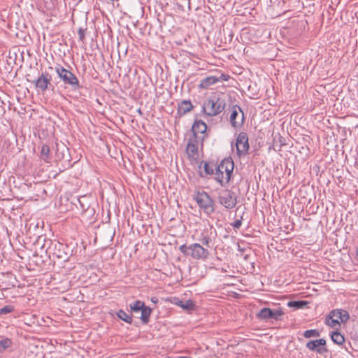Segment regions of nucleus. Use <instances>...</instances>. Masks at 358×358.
Masks as SVG:
<instances>
[{
  "label": "nucleus",
  "mask_w": 358,
  "mask_h": 358,
  "mask_svg": "<svg viewBox=\"0 0 358 358\" xmlns=\"http://www.w3.org/2000/svg\"><path fill=\"white\" fill-rule=\"evenodd\" d=\"M40 158L45 162H49L50 160V147L44 144L42 145Z\"/></svg>",
  "instance_id": "23"
},
{
  "label": "nucleus",
  "mask_w": 358,
  "mask_h": 358,
  "mask_svg": "<svg viewBox=\"0 0 358 358\" xmlns=\"http://www.w3.org/2000/svg\"><path fill=\"white\" fill-rule=\"evenodd\" d=\"M218 202L227 209H232L237 204V195L230 189H223L219 192Z\"/></svg>",
  "instance_id": "6"
},
{
  "label": "nucleus",
  "mask_w": 358,
  "mask_h": 358,
  "mask_svg": "<svg viewBox=\"0 0 358 358\" xmlns=\"http://www.w3.org/2000/svg\"><path fill=\"white\" fill-rule=\"evenodd\" d=\"M194 108V106L189 100H182L178 105L177 108V115L175 116V122H178L180 118L190 112Z\"/></svg>",
  "instance_id": "14"
},
{
  "label": "nucleus",
  "mask_w": 358,
  "mask_h": 358,
  "mask_svg": "<svg viewBox=\"0 0 358 358\" xmlns=\"http://www.w3.org/2000/svg\"><path fill=\"white\" fill-rule=\"evenodd\" d=\"M200 176H201V177H203V175L202 174V173H201V172H200Z\"/></svg>",
  "instance_id": "39"
},
{
  "label": "nucleus",
  "mask_w": 358,
  "mask_h": 358,
  "mask_svg": "<svg viewBox=\"0 0 358 358\" xmlns=\"http://www.w3.org/2000/svg\"><path fill=\"white\" fill-rule=\"evenodd\" d=\"M241 224H242V221H241V220H236L234 223L231 224V225L235 229H239L241 227Z\"/></svg>",
  "instance_id": "34"
},
{
  "label": "nucleus",
  "mask_w": 358,
  "mask_h": 358,
  "mask_svg": "<svg viewBox=\"0 0 358 358\" xmlns=\"http://www.w3.org/2000/svg\"><path fill=\"white\" fill-rule=\"evenodd\" d=\"M200 141L194 138L189 139L186 147V153L188 158L191 160L196 161L199 157L198 143Z\"/></svg>",
  "instance_id": "15"
},
{
  "label": "nucleus",
  "mask_w": 358,
  "mask_h": 358,
  "mask_svg": "<svg viewBox=\"0 0 358 358\" xmlns=\"http://www.w3.org/2000/svg\"><path fill=\"white\" fill-rule=\"evenodd\" d=\"M337 317L340 320V322L337 320V324L340 322L345 324L349 320L350 315L347 310L337 308Z\"/></svg>",
  "instance_id": "21"
},
{
  "label": "nucleus",
  "mask_w": 358,
  "mask_h": 358,
  "mask_svg": "<svg viewBox=\"0 0 358 358\" xmlns=\"http://www.w3.org/2000/svg\"><path fill=\"white\" fill-rule=\"evenodd\" d=\"M194 199L199 208L207 215H210L215 211L214 201L207 192H197Z\"/></svg>",
  "instance_id": "5"
},
{
  "label": "nucleus",
  "mask_w": 358,
  "mask_h": 358,
  "mask_svg": "<svg viewBox=\"0 0 358 358\" xmlns=\"http://www.w3.org/2000/svg\"><path fill=\"white\" fill-rule=\"evenodd\" d=\"M179 250L187 257H191L196 260H206L210 255V252L200 243L185 244L179 247Z\"/></svg>",
  "instance_id": "3"
},
{
  "label": "nucleus",
  "mask_w": 358,
  "mask_h": 358,
  "mask_svg": "<svg viewBox=\"0 0 358 358\" xmlns=\"http://www.w3.org/2000/svg\"><path fill=\"white\" fill-rule=\"evenodd\" d=\"M117 316L122 320L124 321L128 324H131L132 317L131 315L127 314L123 310H120L117 312Z\"/></svg>",
  "instance_id": "25"
},
{
  "label": "nucleus",
  "mask_w": 358,
  "mask_h": 358,
  "mask_svg": "<svg viewBox=\"0 0 358 358\" xmlns=\"http://www.w3.org/2000/svg\"><path fill=\"white\" fill-rule=\"evenodd\" d=\"M152 313V309L146 306L145 305L141 310V320L144 324H147L149 322L150 317Z\"/></svg>",
  "instance_id": "20"
},
{
  "label": "nucleus",
  "mask_w": 358,
  "mask_h": 358,
  "mask_svg": "<svg viewBox=\"0 0 358 358\" xmlns=\"http://www.w3.org/2000/svg\"><path fill=\"white\" fill-rule=\"evenodd\" d=\"M216 167L217 168L218 171L222 172L225 174V184L228 183L231 179L234 167L233 161L229 159H224Z\"/></svg>",
  "instance_id": "13"
},
{
  "label": "nucleus",
  "mask_w": 358,
  "mask_h": 358,
  "mask_svg": "<svg viewBox=\"0 0 358 358\" xmlns=\"http://www.w3.org/2000/svg\"><path fill=\"white\" fill-rule=\"evenodd\" d=\"M356 260L358 262V248L356 250Z\"/></svg>",
  "instance_id": "38"
},
{
  "label": "nucleus",
  "mask_w": 358,
  "mask_h": 358,
  "mask_svg": "<svg viewBox=\"0 0 358 358\" xmlns=\"http://www.w3.org/2000/svg\"><path fill=\"white\" fill-rule=\"evenodd\" d=\"M283 315L281 309H271L269 308H264L257 314L258 319L268 321L270 320H279Z\"/></svg>",
  "instance_id": "11"
},
{
  "label": "nucleus",
  "mask_w": 358,
  "mask_h": 358,
  "mask_svg": "<svg viewBox=\"0 0 358 358\" xmlns=\"http://www.w3.org/2000/svg\"><path fill=\"white\" fill-rule=\"evenodd\" d=\"M336 315V310H332L328 316L326 317L325 323L330 326L334 327L336 325V319L334 317Z\"/></svg>",
  "instance_id": "27"
},
{
  "label": "nucleus",
  "mask_w": 358,
  "mask_h": 358,
  "mask_svg": "<svg viewBox=\"0 0 358 358\" xmlns=\"http://www.w3.org/2000/svg\"><path fill=\"white\" fill-rule=\"evenodd\" d=\"M216 236V231L212 226L203 229L198 241L204 246L209 248Z\"/></svg>",
  "instance_id": "12"
},
{
  "label": "nucleus",
  "mask_w": 358,
  "mask_h": 358,
  "mask_svg": "<svg viewBox=\"0 0 358 358\" xmlns=\"http://www.w3.org/2000/svg\"><path fill=\"white\" fill-rule=\"evenodd\" d=\"M326 340L324 338H320L315 341H310L306 343V347L312 351H315L319 353L327 352V350L325 347Z\"/></svg>",
  "instance_id": "16"
},
{
  "label": "nucleus",
  "mask_w": 358,
  "mask_h": 358,
  "mask_svg": "<svg viewBox=\"0 0 358 358\" xmlns=\"http://www.w3.org/2000/svg\"><path fill=\"white\" fill-rule=\"evenodd\" d=\"M228 76L225 75V74H223L222 73L221 76L220 77H217V78H220V80H224V81H226L228 80Z\"/></svg>",
  "instance_id": "35"
},
{
  "label": "nucleus",
  "mask_w": 358,
  "mask_h": 358,
  "mask_svg": "<svg viewBox=\"0 0 358 358\" xmlns=\"http://www.w3.org/2000/svg\"><path fill=\"white\" fill-rule=\"evenodd\" d=\"M85 29L83 28H79L78 34L79 36V41L83 42L85 40Z\"/></svg>",
  "instance_id": "32"
},
{
  "label": "nucleus",
  "mask_w": 358,
  "mask_h": 358,
  "mask_svg": "<svg viewBox=\"0 0 358 358\" xmlns=\"http://www.w3.org/2000/svg\"><path fill=\"white\" fill-rule=\"evenodd\" d=\"M201 164H203V169L206 175H212L214 173V164H210L208 162L203 161L201 162Z\"/></svg>",
  "instance_id": "28"
},
{
  "label": "nucleus",
  "mask_w": 358,
  "mask_h": 358,
  "mask_svg": "<svg viewBox=\"0 0 358 358\" xmlns=\"http://www.w3.org/2000/svg\"><path fill=\"white\" fill-rule=\"evenodd\" d=\"M303 336L305 338L318 337L320 332L317 329H309L304 331Z\"/></svg>",
  "instance_id": "29"
},
{
  "label": "nucleus",
  "mask_w": 358,
  "mask_h": 358,
  "mask_svg": "<svg viewBox=\"0 0 358 358\" xmlns=\"http://www.w3.org/2000/svg\"><path fill=\"white\" fill-rule=\"evenodd\" d=\"M308 302L306 301H291L287 303V306L289 308H294V309H302L307 306Z\"/></svg>",
  "instance_id": "22"
},
{
  "label": "nucleus",
  "mask_w": 358,
  "mask_h": 358,
  "mask_svg": "<svg viewBox=\"0 0 358 358\" xmlns=\"http://www.w3.org/2000/svg\"><path fill=\"white\" fill-rule=\"evenodd\" d=\"M357 264H358V262H357Z\"/></svg>",
  "instance_id": "41"
},
{
  "label": "nucleus",
  "mask_w": 358,
  "mask_h": 358,
  "mask_svg": "<svg viewBox=\"0 0 358 358\" xmlns=\"http://www.w3.org/2000/svg\"><path fill=\"white\" fill-rule=\"evenodd\" d=\"M332 341L336 343V331H332L330 334Z\"/></svg>",
  "instance_id": "36"
},
{
  "label": "nucleus",
  "mask_w": 358,
  "mask_h": 358,
  "mask_svg": "<svg viewBox=\"0 0 358 358\" xmlns=\"http://www.w3.org/2000/svg\"><path fill=\"white\" fill-rule=\"evenodd\" d=\"M12 342L9 338H5L0 341V352L4 351L6 349L9 348Z\"/></svg>",
  "instance_id": "30"
},
{
  "label": "nucleus",
  "mask_w": 358,
  "mask_h": 358,
  "mask_svg": "<svg viewBox=\"0 0 358 358\" xmlns=\"http://www.w3.org/2000/svg\"><path fill=\"white\" fill-rule=\"evenodd\" d=\"M229 120L232 127L241 128L245 121L244 113L238 105H234L230 109Z\"/></svg>",
  "instance_id": "7"
},
{
  "label": "nucleus",
  "mask_w": 358,
  "mask_h": 358,
  "mask_svg": "<svg viewBox=\"0 0 358 358\" xmlns=\"http://www.w3.org/2000/svg\"><path fill=\"white\" fill-rule=\"evenodd\" d=\"M45 245H48L45 252L50 258L66 262L71 255L72 250L67 245L57 241H46L43 246Z\"/></svg>",
  "instance_id": "1"
},
{
  "label": "nucleus",
  "mask_w": 358,
  "mask_h": 358,
  "mask_svg": "<svg viewBox=\"0 0 358 358\" xmlns=\"http://www.w3.org/2000/svg\"><path fill=\"white\" fill-rule=\"evenodd\" d=\"M345 341V338L343 336H342L338 331H337V345H341L342 343Z\"/></svg>",
  "instance_id": "33"
},
{
  "label": "nucleus",
  "mask_w": 358,
  "mask_h": 358,
  "mask_svg": "<svg viewBox=\"0 0 358 358\" xmlns=\"http://www.w3.org/2000/svg\"><path fill=\"white\" fill-rule=\"evenodd\" d=\"M151 301L154 303H157L158 302V299L157 297H152L151 298Z\"/></svg>",
  "instance_id": "37"
},
{
  "label": "nucleus",
  "mask_w": 358,
  "mask_h": 358,
  "mask_svg": "<svg viewBox=\"0 0 358 358\" xmlns=\"http://www.w3.org/2000/svg\"><path fill=\"white\" fill-rule=\"evenodd\" d=\"M192 132L194 138L196 140L200 141L203 144V141L208 137L206 134L207 124L201 120H196L192 127Z\"/></svg>",
  "instance_id": "10"
},
{
  "label": "nucleus",
  "mask_w": 358,
  "mask_h": 358,
  "mask_svg": "<svg viewBox=\"0 0 358 358\" xmlns=\"http://www.w3.org/2000/svg\"><path fill=\"white\" fill-rule=\"evenodd\" d=\"M79 1H81L82 0H78Z\"/></svg>",
  "instance_id": "40"
},
{
  "label": "nucleus",
  "mask_w": 358,
  "mask_h": 358,
  "mask_svg": "<svg viewBox=\"0 0 358 358\" xmlns=\"http://www.w3.org/2000/svg\"><path fill=\"white\" fill-rule=\"evenodd\" d=\"M235 146L236 148V155L241 158L248 154L250 148L248 143V136L245 132H240L236 138Z\"/></svg>",
  "instance_id": "8"
},
{
  "label": "nucleus",
  "mask_w": 358,
  "mask_h": 358,
  "mask_svg": "<svg viewBox=\"0 0 358 358\" xmlns=\"http://www.w3.org/2000/svg\"><path fill=\"white\" fill-rule=\"evenodd\" d=\"M14 310V306L6 305L0 309V314H7L12 313Z\"/></svg>",
  "instance_id": "31"
},
{
  "label": "nucleus",
  "mask_w": 358,
  "mask_h": 358,
  "mask_svg": "<svg viewBox=\"0 0 358 358\" xmlns=\"http://www.w3.org/2000/svg\"><path fill=\"white\" fill-rule=\"evenodd\" d=\"M226 107V101L222 97H209L202 105V112L207 116L213 117L220 114Z\"/></svg>",
  "instance_id": "2"
},
{
  "label": "nucleus",
  "mask_w": 358,
  "mask_h": 358,
  "mask_svg": "<svg viewBox=\"0 0 358 358\" xmlns=\"http://www.w3.org/2000/svg\"><path fill=\"white\" fill-rule=\"evenodd\" d=\"M52 76L49 74L48 72H43L37 79H35L31 81L32 83L34 84L36 89L38 90L44 92L50 89V87H52L51 84ZM27 81L31 82L27 78Z\"/></svg>",
  "instance_id": "9"
},
{
  "label": "nucleus",
  "mask_w": 358,
  "mask_h": 358,
  "mask_svg": "<svg viewBox=\"0 0 358 358\" xmlns=\"http://www.w3.org/2000/svg\"><path fill=\"white\" fill-rule=\"evenodd\" d=\"M215 179L221 184V185H224V183H225V174L222 172L218 171L217 168L215 166Z\"/></svg>",
  "instance_id": "26"
},
{
  "label": "nucleus",
  "mask_w": 358,
  "mask_h": 358,
  "mask_svg": "<svg viewBox=\"0 0 358 358\" xmlns=\"http://www.w3.org/2000/svg\"><path fill=\"white\" fill-rule=\"evenodd\" d=\"M219 81L220 78H217V76H208L200 81L199 87L200 89H208L210 86L217 83Z\"/></svg>",
  "instance_id": "18"
},
{
  "label": "nucleus",
  "mask_w": 358,
  "mask_h": 358,
  "mask_svg": "<svg viewBox=\"0 0 358 358\" xmlns=\"http://www.w3.org/2000/svg\"><path fill=\"white\" fill-rule=\"evenodd\" d=\"M86 199V196H82L78 199V202L83 215L90 217L94 215L95 211L94 208L90 207V205L85 202Z\"/></svg>",
  "instance_id": "17"
},
{
  "label": "nucleus",
  "mask_w": 358,
  "mask_h": 358,
  "mask_svg": "<svg viewBox=\"0 0 358 358\" xmlns=\"http://www.w3.org/2000/svg\"><path fill=\"white\" fill-rule=\"evenodd\" d=\"M55 71L64 84L71 86L73 90H77L82 87L78 78L71 71L66 69L62 66L59 64L56 66Z\"/></svg>",
  "instance_id": "4"
},
{
  "label": "nucleus",
  "mask_w": 358,
  "mask_h": 358,
  "mask_svg": "<svg viewBox=\"0 0 358 358\" xmlns=\"http://www.w3.org/2000/svg\"><path fill=\"white\" fill-rule=\"evenodd\" d=\"M145 303L143 301L137 300L134 301L133 303H130L129 308L131 312L134 313H139L144 307Z\"/></svg>",
  "instance_id": "24"
},
{
  "label": "nucleus",
  "mask_w": 358,
  "mask_h": 358,
  "mask_svg": "<svg viewBox=\"0 0 358 358\" xmlns=\"http://www.w3.org/2000/svg\"><path fill=\"white\" fill-rule=\"evenodd\" d=\"M175 303L176 305L186 310H193L196 307L194 302L192 300H187L183 301L179 299L175 298Z\"/></svg>",
  "instance_id": "19"
}]
</instances>
